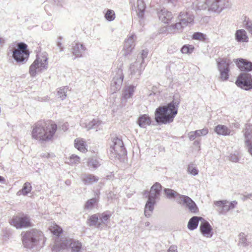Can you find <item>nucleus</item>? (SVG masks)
Here are the masks:
<instances>
[{
	"mask_svg": "<svg viewBox=\"0 0 252 252\" xmlns=\"http://www.w3.org/2000/svg\"><path fill=\"white\" fill-rule=\"evenodd\" d=\"M57 128V125L51 121L38 122L32 126V138L42 142L52 140Z\"/></svg>",
	"mask_w": 252,
	"mask_h": 252,
	"instance_id": "obj_1",
	"label": "nucleus"
},
{
	"mask_svg": "<svg viewBox=\"0 0 252 252\" xmlns=\"http://www.w3.org/2000/svg\"><path fill=\"white\" fill-rule=\"evenodd\" d=\"M178 112L177 106L174 101L167 105L158 108L155 112V120L159 124H166L173 121L174 118Z\"/></svg>",
	"mask_w": 252,
	"mask_h": 252,
	"instance_id": "obj_2",
	"label": "nucleus"
},
{
	"mask_svg": "<svg viewBox=\"0 0 252 252\" xmlns=\"http://www.w3.org/2000/svg\"><path fill=\"white\" fill-rule=\"evenodd\" d=\"M194 18L193 14L189 11L181 12L177 18L176 23L168 27V30L169 32L171 33L182 32L185 27L193 23Z\"/></svg>",
	"mask_w": 252,
	"mask_h": 252,
	"instance_id": "obj_3",
	"label": "nucleus"
},
{
	"mask_svg": "<svg viewBox=\"0 0 252 252\" xmlns=\"http://www.w3.org/2000/svg\"><path fill=\"white\" fill-rule=\"evenodd\" d=\"M22 243L25 248L31 249L38 245H43L45 237L40 231L32 230L22 233Z\"/></svg>",
	"mask_w": 252,
	"mask_h": 252,
	"instance_id": "obj_4",
	"label": "nucleus"
},
{
	"mask_svg": "<svg viewBox=\"0 0 252 252\" xmlns=\"http://www.w3.org/2000/svg\"><path fill=\"white\" fill-rule=\"evenodd\" d=\"M48 68V57L46 53L37 55L36 60L31 65L29 73L32 77H34L39 73Z\"/></svg>",
	"mask_w": 252,
	"mask_h": 252,
	"instance_id": "obj_5",
	"label": "nucleus"
},
{
	"mask_svg": "<svg viewBox=\"0 0 252 252\" xmlns=\"http://www.w3.org/2000/svg\"><path fill=\"white\" fill-rule=\"evenodd\" d=\"M229 5L228 0H206L201 8L208 9V11L220 13Z\"/></svg>",
	"mask_w": 252,
	"mask_h": 252,
	"instance_id": "obj_6",
	"label": "nucleus"
},
{
	"mask_svg": "<svg viewBox=\"0 0 252 252\" xmlns=\"http://www.w3.org/2000/svg\"><path fill=\"white\" fill-rule=\"evenodd\" d=\"M126 154V151L122 140L117 137H114L109 149L110 156L112 158H120Z\"/></svg>",
	"mask_w": 252,
	"mask_h": 252,
	"instance_id": "obj_7",
	"label": "nucleus"
},
{
	"mask_svg": "<svg viewBox=\"0 0 252 252\" xmlns=\"http://www.w3.org/2000/svg\"><path fill=\"white\" fill-rule=\"evenodd\" d=\"M218 69L220 73V79L222 81L227 80L230 76L229 66L231 61L227 58H220L217 61Z\"/></svg>",
	"mask_w": 252,
	"mask_h": 252,
	"instance_id": "obj_8",
	"label": "nucleus"
},
{
	"mask_svg": "<svg viewBox=\"0 0 252 252\" xmlns=\"http://www.w3.org/2000/svg\"><path fill=\"white\" fill-rule=\"evenodd\" d=\"M27 48L26 44L20 43L18 44L17 48L13 51L12 56L17 63H22L28 58L29 54Z\"/></svg>",
	"mask_w": 252,
	"mask_h": 252,
	"instance_id": "obj_9",
	"label": "nucleus"
},
{
	"mask_svg": "<svg viewBox=\"0 0 252 252\" xmlns=\"http://www.w3.org/2000/svg\"><path fill=\"white\" fill-rule=\"evenodd\" d=\"M61 249L71 248L72 252H79L81 249V244L69 238H63L60 243L57 244Z\"/></svg>",
	"mask_w": 252,
	"mask_h": 252,
	"instance_id": "obj_10",
	"label": "nucleus"
},
{
	"mask_svg": "<svg viewBox=\"0 0 252 252\" xmlns=\"http://www.w3.org/2000/svg\"><path fill=\"white\" fill-rule=\"evenodd\" d=\"M145 65L142 64V60H136L131 63L129 66L128 72L130 78H138L144 69Z\"/></svg>",
	"mask_w": 252,
	"mask_h": 252,
	"instance_id": "obj_11",
	"label": "nucleus"
},
{
	"mask_svg": "<svg viewBox=\"0 0 252 252\" xmlns=\"http://www.w3.org/2000/svg\"><path fill=\"white\" fill-rule=\"evenodd\" d=\"M236 84L237 86L246 90L252 89V76L248 73H242L238 76Z\"/></svg>",
	"mask_w": 252,
	"mask_h": 252,
	"instance_id": "obj_12",
	"label": "nucleus"
},
{
	"mask_svg": "<svg viewBox=\"0 0 252 252\" xmlns=\"http://www.w3.org/2000/svg\"><path fill=\"white\" fill-rule=\"evenodd\" d=\"M124 74L123 70L121 68H118L111 82V91L112 93L116 92L121 89Z\"/></svg>",
	"mask_w": 252,
	"mask_h": 252,
	"instance_id": "obj_13",
	"label": "nucleus"
},
{
	"mask_svg": "<svg viewBox=\"0 0 252 252\" xmlns=\"http://www.w3.org/2000/svg\"><path fill=\"white\" fill-rule=\"evenodd\" d=\"M178 203L185 205L188 208L189 211L192 213H196L198 208L195 202L189 196L186 195H179L176 199Z\"/></svg>",
	"mask_w": 252,
	"mask_h": 252,
	"instance_id": "obj_14",
	"label": "nucleus"
},
{
	"mask_svg": "<svg viewBox=\"0 0 252 252\" xmlns=\"http://www.w3.org/2000/svg\"><path fill=\"white\" fill-rule=\"evenodd\" d=\"M10 223L17 229L29 227L31 225L30 220L26 216H15L11 220Z\"/></svg>",
	"mask_w": 252,
	"mask_h": 252,
	"instance_id": "obj_15",
	"label": "nucleus"
},
{
	"mask_svg": "<svg viewBox=\"0 0 252 252\" xmlns=\"http://www.w3.org/2000/svg\"><path fill=\"white\" fill-rule=\"evenodd\" d=\"M136 35L134 33L129 34L125 40L124 48L122 50L123 55L125 56L130 55L134 48V41Z\"/></svg>",
	"mask_w": 252,
	"mask_h": 252,
	"instance_id": "obj_16",
	"label": "nucleus"
},
{
	"mask_svg": "<svg viewBox=\"0 0 252 252\" xmlns=\"http://www.w3.org/2000/svg\"><path fill=\"white\" fill-rule=\"evenodd\" d=\"M161 189V186L158 183H155L151 188L149 192L148 199L156 201L158 199L160 191Z\"/></svg>",
	"mask_w": 252,
	"mask_h": 252,
	"instance_id": "obj_17",
	"label": "nucleus"
},
{
	"mask_svg": "<svg viewBox=\"0 0 252 252\" xmlns=\"http://www.w3.org/2000/svg\"><path fill=\"white\" fill-rule=\"evenodd\" d=\"M102 124V122L98 119H93L91 121L85 120L81 121V125L82 127L86 128L87 130L91 129H100V126Z\"/></svg>",
	"mask_w": 252,
	"mask_h": 252,
	"instance_id": "obj_18",
	"label": "nucleus"
},
{
	"mask_svg": "<svg viewBox=\"0 0 252 252\" xmlns=\"http://www.w3.org/2000/svg\"><path fill=\"white\" fill-rule=\"evenodd\" d=\"M234 62L241 71L252 70V63L242 59H236Z\"/></svg>",
	"mask_w": 252,
	"mask_h": 252,
	"instance_id": "obj_19",
	"label": "nucleus"
},
{
	"mask_svg": "<svg viewBox=\"0 0 252 252\" xmlns=\"http://www.w3.org/2000/svg\"><path fill=\"white\" fill-rule=\"evenodd\" d=\"M86 50V47L83 44L79 42L75 43L71 48L72 53L76 58L82 57L83 54Z\"/></svg>",
	"mask_w": 252,
	"mask_h": 252,
	"instance_id": "obj_20",
	"label": "nucleus"
},
{
	"mask_svg": "<svg viewBox=\"0 0 252 252\" xmlns=\"http://www.w3.org/2000/svg\"><path fill=\"white\" fill-rule=\"evenodd\" d=\"M135 91V87L132 85L126 86L122 91V101H126L132 97Z\"/></svg>",
	"mask_w": 252,
	"mask_h": 252,
	"instance_id": "obj_21",
	"label": "nucleus"
},
{
	"mask_svg": "<svg viewBox=\"0 0 252 252\" xmlns=\"http://www.w3.org/2000/svg\"><path fill=\"white\" fill-rule=\"evenodd\" d=\"M200 230L202 234L205 237L210 238L212 236V227L208 221L202 222L200 225Z\"/></svg>",
	"mask_w": 252,
	"mask_h": 252,
	"instance_id": "obj_22",
	"label": "nucleus"
},
{
	"mask_svg": "<svg viewBox=\"0 0 252 252\" xmlns=\"http://www.w3.org/2000/svg\"><path fill=\"white\" fill-rule=\"evenodd\" d=\"M158 16L159 20L164 23H168L173 18L171 12L165 9H161L158 13Z\"/></svg>",
	"mask_w": 252,
	"mask_h": 252,
	"instance_id": "obj_23",
	"label": "nucleus"
},
{
	"mask_svg": "<svg viewBox=\"0 0 252 252\" xmlns=\"http://www.w3.org/2000/svg\"><path fill=\"white\" fill-rule=\"evenodd\" d=\"M214 204L219 208L218 211L220 214H225L229 210V202L226 200L216 201H214Z\"/></svg>",
	"mask_w": 252,
	"mask_h": 252,
	"instance_id": "obj_24",
	"label": "nucleus"
},
{
	"mask_svg": "<svg viewBox=\"0 0 252 252\" xmlns=\"http://www.w3.org/2000/svg\"><path fill=\"white\" fill-rule=\"evenodd\" d=\"M235 38L237 41L239 42H248L249 37L247 32L244 29L237 30L235 33Z\"/></svg>",
	"mask_w": 252,
	"mask_h": 252,
	"instance_id": "obj_25",
	"label": "nucleus"
},
{
	"mask_svg": "<svg viewBox=\"0 0 252 252\" xmlns=\"http://www.w3.org/2000/svg\"><path fill=\"white\" fill-rule=\"evenodd\" d=\"M137 124L139 126L142 128H146L147 126H150L151 124V119L147 114H143L139 116Z\"/></svg>",
	"mask_w": 252,
	"mask_h": 252,
	"instance_id": "obj_26",
	"label": "nucleus"
},
{
	"mask_svg": "<svg viewBox=\"0 0 252 252\" xmlns=\"http://www.w3.org/2000/svg\"><path fill=\"white\" fill-rule=\"evenodd\" d=\"M208 133V129L205 128L200 130L190 131L188 134V136L189 140L192 141L201 136H205Z\"/></svg>",
	"mask_w": 252,
	"mask_h": 252,
	"instance_id": "obj_27",
	"label": "nucleus"
},
{
	"mask_svg": "<svg viewBox=\"0 0 252 252\" xmlns=\"http://www.w3.org/2000/svg\"><path fill=\"white\" fill-rule=\"evenodd\" d=\"M215 131L220 135L227 136L232 135V130L224 125H219L214 129Z\"/></svg>",
	"mask_w": 252,
	"mask_h": 252,
	"instance_id": "obj_28",
	"label": "nucleus"
},
{
	"mask_svg": "<svg viewBox=\"0 0 252 252\" xmlns=\"http://www.w3.org/2000/svg\"><path fill=\"white\" fill-rule=\"evenodd\" d=\"M156 201L148 199V201L145 206L144 214L145 216L149 217L151 216L154 210V205Z\"/></svg>",
	"mask_w": 252,
	"mask_h": 252,
	"instance_id": "obj_29",
	"label": "nucleus"
},
{
	"mask_svg": "<svg viewBox=\"0 0 252 252\" xmlns=\"http://www.w3.org/2000/svg\"><path fill=\"white\" fill-rule=\"evenodd\" d=\"M244 136L245 137V143L247 142H251L252 139V125L247 124L243 130Z\"/></svg>",
	"mask_w": 252,
	"mask_h": 252,
	"instance_id": "obj_30",
	"label": "nucleus"
},
{
	"mask_svg": "<svg viewBox=\"0 0 252 252\" xmlns=\"http://www.w3.org/2000/svg\"><path fill=\"white\" fill-rule=\"evenodd\" d=\"M146 8V4L143 0H137L136 2V12L139 17H143Z\"/></svg>",
	"mask_w": 252,
	"mask_h": 252,
	"instance_id": "obj_31",
	"label": "nucleus"
},
{
	"mask_svg": "<svg viewBox=\"0 0 252 252\" xmlns=\"http://www.w3.org/2000/svg\"><path fill=\"white\" fill-rule=\"evenodd\" d=\"M82 180L85 185H90L97 182L98 178L93 174H87L82 176Z\"/></svg>",
	"mask_w": 252,
	"mask_h": 252,
	"instance_id": "obj_32",
	"label": "nucleus"
},
{
	"mask_svg": "<svg viewBox=\"0 0 252 252\" xmlns=\"http://www.w3.org/2000/svg\"><path fill=\"white\" fill-rule=\"evenodd\" d=\"M74 146L76 149L82 153L87 151L85 142L81 138H77L74 140Z\"/></svg>",
	"mask_w": 252,
	"mask_h": 252,
	"instance_id": "obj_33",
	"label": "nucleus"
},
{
	"mask_svg": "<svg viewBox=\"0 0 252 252\" xmlns=\"http://www.w3.org/2000/svg\"><path fill=\"white\" fill-rule=\"evenodd\" d=\"M32 189L31 183L26 182L24 184L22 189L17 192V195L18 196L21 195H26L31 191Z\"/></svg>",
	"mask_w": 252,
	"mask_h": 252,
	"instance_id": "obj_34",
	"label": "nucleus"
},
{
	"mask_svg": "<svg viewBox=\"0 0 252 252\" xmlns=\"http://www.w3.org/2000/svg\"><path fill=\"white\" fill-rule=\"evenodd\" d=\"M88 221L89 225L90 226H95L97 228H100L101 227L99 223L100 221L98 214H94L92 215L90 217Z\"/></svg>",
	"mask_w": 252,
	"mask_h": 252,
	"instance_id": "obj_35",
	"label": "nucleus"
},
{
	"mask_svg": "<svg viewBox=\"0 0 252 252\" xmlns=\"http://www.w3.org/2000/svg\"><path fill=\"white\" fill-rule=\"evenodd\" d=\"M100 164V161L96 157L88 158V165L90 168L95 169L99 167Z\"/></svg>",
	"mask_w": 252,
	"mask_h": 252,
	"instance_id": "obj_36",
	"label": "nucleus"
},
{
	"mask_svg": "<svg viewBox=\"0 0 252 252\" xmlns=\"http://www.w3.org/2000/svg\"><path fill=\"white\" fill-rule=\"evenodd\" d=\"M202 219L201 218L198 217H193L191 218L189 222L188 227L190 230H194L197 228L199 220Z\"/></svg>",
	"mask_w": 252,
	"mask_h": 252,
	"instance_id": "obj_37",
	"label": "nucleus"
},
{
	"mask_svg": "<svg viewBox=\"0 0 252 252\" xmlns=\"http://www.w3.org/2000/svg\"><path fill=\"white\" fill-rule=\"evenodd\" d=\"M99 218V223L101 227L102 225H106L108 220L110 219L111 215L104 212L102 214H98Z\"/></svg>",
	"mask_w": 252,
	"mask_h": 252,
	"instance_id": "obj_38",
	"label": "nucleus"
},
{
	"mask_svg": "<svg viewBox=\"0 0 252 252\" xmlns=\"http://www.w3.org/2000/svg\"><path fill=\"white\" fill-rule=\"evenodd\" d=\"M69 91V88L67 86L61 87L58 89L57 95L62 100H63L66 98V94Z\"/></svg>",
	"mask_w": 252,
	"mask_h": 252,
	"instance_id": "obj_39",
	"label": "nucleus"
},
{
	"mask_svg": "<svg viewBox=\"0 0 252 252\" xmlns=\"http://www.w3.org/2000/svg\"><path fill=\"white\" fill-rule=\"evenodd\" d=\"M164 192L167 197L168 198H175L176 199L177 197H179V195H181L171 189H165Z\"/></svg>",
	"mask_w": 252,
	"mask_h": 252,
	"instance_id": "obj_40",
	"label": "nucleus"
},
{
	"mask_svg": "<svg viewBox=\"0 0 252 252\" xmlns=\"http://www.w3.org/2000/svg\"><path fill=\"white\" fill-rule=\"evenodd\" d=\"M68 163L71 165H75L80 162V158L78 156L73 154L68 158Z\"/></svg>",
	"mask_w": 252,
	"mask_h": 252,
	"instance_id": "obj_41",
	"label": "nucleus"
},
{
	"mask_svg": "<svg viewBox=\"0 0 252 252\" xmlns=\"http://www.w3.org/2000/svg\"><path fill=\"white\" fill-rule=\"evenodd\" d=\"M49 229L52 233L57 236H59L63 231L62 228L56 224L51 225Z\"/></svg>",
	"mask_w": 252,
	"mask_h": 252,
	"instance_id": "obj_42",
	"label": "nucleus"
},
{
	"mask_svg": "<svg viewBox=\"0 0 252 252\" xmlns=\"http://www.w3.org/2000/svg\"><path fill=\"white\" fill-rule=\"evenodd\" d=\"M194 46L191 45H185L181 49V51L183 54H189L194 50Z\"/></svg>",
	"mask_w": 252,
	"mask_h": 252,
	"instance_id": "obj_43",
	"label": "nucleus"
},
{
	"mask_svg": "<svg viewBox=\"0 0 252 252\" xmlns=\"http://www.w3.org/2000/svg\"><path fill=\"white\" fill-rule=\"evenodd\" d=\"M192 37L193 39L204 41L206 39V35L201 32H196L193 33Z\"/></svg>",
	"mask_w": 252,
	"mask_h": 252,
	"instance_id": "obj_44",
	"label": "nucleus"
},
{
	"mask_svg": "<svg viewBox=\"0 0 252 252\" xmlns=\"http://www.w3.org/2000/svg\"><path fill=\"white\" fill-rule=\"evenodd\" d=\"M188 172L192 175L195 176L198 174V170L194 164L190 163L188 165Z\"/></svg>",
	"mask_w": 252,
	"mask_h": 252,
	"instance_id": "obj_45",
	"label": "nucleus"
},
{
	"mask_svg": "<svg viewBox=\"0 0 252 252\" xmlns=\"http://www.w3.org/2000/svg\"><path fill=\"white\" fill-rule=\"evenodd\" d=\"M105 18L109 21H113L115 18V12L111 9L107 10L105 14Z\"/></svg>",
	"mask_w": 252,
	"mask_h": 252,
	"instance_id": "obj_46",
	"label": "nucleus"
},
{
	"mask_svg": "<svg viewBox=\"0 0 252 252\" xmlns=\"http://www.w3.org/2000/svg\"><path fill=\"white\" fill-rule=\"evenodd\" d=\"M244 25L246 29L252 34V21L249 19H245Z\"/></svg>",
	"mask_w": 252,
	"mask_h": 252,
	"instance_id": "obj_47",
	"label": "nucleus"
},
{
	"mask_svg": "<svg viewBox=\"0 0 252 252\" xmlns=\"http://www.w3.org/2000/svg\"><path fill=\"white\" fill-rule=\"evenodd\" d=\"M97 200L95 198H92L89 200L85 204V208L91 209L93 208L94 205L96 203Z\"/></svg>",
	"mask_w": 252,
	"mask_h": 252,
	"instance_id": "obj_48",
	"label": "nucleus"
},
{
	"mask_svg": "<svg viewBox=\"0 0 252 252\" xmlns=\"http://www.w3.org/2000/svg\"><path fill=\"white\" fill-rule=\"evenodd\" d=\"M239 243L243 246L248 245V242L244 233H241L239 235Z\"/></svg>",
	"mask_w": 252,
	"mask_h": 252,
	"instance_id": "obj_49",
	"label": "nucleus"
},
{
	"mask_svg": "<svg viewBox=\"0 0 252 252\" xmlns=\"http://www.w3.org/2000/svg\"><path fill=\"white\" fill-rule=\"evenodd\" d=\"M148 52L147 50H143L136 60H142V64L144 65V59L147 58Z\"/></svg>",
	"mask_w": 252,
	"mask_h": 252,
	"instance_id": "obj_50",
	"label": "nucleus"
},
{
	"mask_svg": "<svg viewBox=\"0 0 252 252\" xmlns=\"http://www.w3.org/2000/svg\"><path fill=\"white\" fill-rule=\"evenodd\" d=\"M228 159L230 161L233 162H237L239 160V158L238 156L237 153L230 154L228 156Z\"/></svg>",
	"mask_w": 252,
	"mask_h": 252,
	"instance_id": "obj_51",
	"label": "nucleus"
},
{
	"mask_svg": "<svg viewBox=\"0 0 252 252\" xmlns=\"http://www.w3.org/2000/svg\"><path fill=\"white\" fill-rule=\"evenodd\" d=\"M245 145L248 153L252 156V141H248L247 143H245Z\"/></svg>",
	"mask_w": 252,
	"mask_h": 252,
	"instance_id": "obj_52",
	"label": "nucleus"
},
{
	"mask_svg": "<svg viewBox=\"0 0 252 252\" xmlns=\"http://www.w3.org/2000/svg\"><path fill=\"white\" fill-rule=\"evenodd\" d=\"M62 39V38L61 37H59L58 40L57 42V46L60 49V52H62L63 50V46L62 45V43L61 42Z\"/></svg>",
	"mask_w": 252,
	"mask_h": 252,
	"instance_id": "obj_53",
	"label": "nucleus"
},
{
	"mask_svg": "<svg viewBox=\"0 0 252 252\" xmlns=\"http://www.w3.org/2000/svg\"><path fill=\"white\" fill-rule=\"evenodd\" d=\"M167 252H177V246L175 245L170 246Z\"/></svg>",
	"mask_w": 252,
	"mask_h": 252,
	"instance_id": "obj_54",
	"label": "nucleus"
},
{
	"mask_svg": "<svg viewBox=\"0 0 252 252\" xmlns=\"http://www.w3.org/2000/svg\"><path fill=\"white\" fill-rule=\"evenodd\" d=\"M237 204V202L236 201H233L230 203L229 202L228 205H229V210L234 208Z\"/></svg>",
	"mask_w": 252,
	"mask_h": 252,
	"instance_id": "obj_55",
	"label": "nucleus"
},
{
	"mask_svg": "<svg viewBox=\"0 0 252 252\" xmlns=\"http://www.w3.org/2000/svg\"><path fill=\"white\" fill-rule=\"evenodd\" d=\"M242 199V200L243 201H246V200H247L248 199H251V197L250 195V193H249V194H248L247 195H244Z\"/></svg>",
	"mask_w": 252,
	"mask_h": 252,
	"instance_id": "obj_56",
	"label": "nucleus"
},
{
	"mask_svg": "<svg viewBox=\"0 0 252 252\" xmlns=\"http://www.w3.org/2000/svg\"><path fill=\"white\" fill-rule=\"evenodd\" d=\"M5 39L0 35V47H1L3 46V45L5 43Z\"/></svg>",
	"mask_w": 252,
	"mask_h": 252,
	"instance_id": "obj_57",
	"label": "nucleus"
},
{
	"mask_svg": "<svg viewBox=\"0 0 252 252\" xmlns=\"http://www.w3.org/2000/svg\"><path fill=\"white\" fill-rule=\"evenodd\" d=\"M43 157H45V158H49L51 157V155L50 154H48V153H46V154H44V155H43L42 156Z\"/></svg>",
	"mask_w": 252,
	"mask_h": 252,
	"instance_id": "obj_58",
	"label": "nucleus"
},
{
	"mask_svg": "<svg viewBox=\"0 0 252 252\" xmlns=\"http://www.w3.org/2000/svg\"><path fill=\"white\" fill-rule=\"evenodd\" d=\"M200 143V141L197 140L194 142L193 144L194 145H199Z\"/></svg>",
	"mask_w": 252,
	"mask_h": 252,
	"instance_id": "obj_59",
	"label": "nucleus"
},
{
	"mask_svg": "<svg viewBox=\"0 0 252 252\" xmlns=\"http://www.w3.org/2000/svg\"><path fill=\"white\" fill-rule=\"evenodd\" d=\"M4 181H5L4 178L3 177L0 176V182H1L2 183H4Z\"/></svg>",
	"mask_w": 252,
	"mask_h": 252,
	"instance_id": "obj_60",
	"label": "nucleus"
},
{
	"mask_svg": "<svg viewBox=\"0 0 252 252\" xmlns=\"http://www.w3.org/2000/svg\"><path fill=\"white\" fill-rule=\"evenodd\" d=\"M168 51L169 53H173L174 51L172 50V49L168 48Z\"/></svg>",
	"mask_w": 252,
	"mask_h": 252,
	"instance_id": "obj_61",
	"label": "nucleus"
},
{
	"mask_svg": "<svg viewBox=\"0 0 252 252\" xmlns=\"http://www.w3.org/2000/svg\"><path fill=\"white\" fill-rule=\"evenodd\" d=\"M172 3H173L175 1H176L177 0H169Z\"/></svg>",
	"mask_w": 252,
	"mask_h": 252,
	"instance_id": "obj_62",
	"label": "nucleus"
},
{
	"mask_svg": "<svg viewBox=\"0 0 252 252\" xmlns=\"http://www.w3.org/2000/svg\"><path fill=\"white\" fill-rule=\"evenodd\" d=\"M250 195L251 197V200H252V192L251 193H250Z\"/></svg>",
	"mask_w": 252,
	"mask_h": 252,
	"instance_id": "obj_63",
	"label": "nucleus"
},
{
	"mask_svg": "<svg viewBox=\"0 0 252 252\" xmlns=\"http://www.w3.org/2000/svg\"><path fill=\"white\" fill-rule=\"evenodd\" d=\"M149 225V222L146 223V225Z\"/></svg>",
	"mask_w": 252,
	"mask_h": 252,
	"instance_id": "obj_64",
	"label": "nucleus"
}]
</instances>
